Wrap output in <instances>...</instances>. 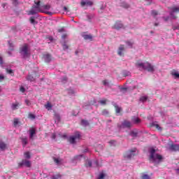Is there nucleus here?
Here are the masks:
<instances>
[{"label":"nucleus","mask_w":179,"mask_h":179,"mask_svg":"<svg viewBox=\"0 0 179 179\" xmlns=\"http://www.w3.org/2000/svg\"><path fill=\"white\" fill-rule=\"evenodd\" d=\"M136 66L140 69V71H148V72H154L155 67L149 62H142L141 60H138L136 63Z\"/></svg>","instance_id":"f257e3e1"},{"label":"nucleus","mask_w":179,"mask_h":179,"mask_svg":"<svg viewBox=\"0 0 179 179\" xmlns=\"http://www.w3.org/2000/svg\"><path fill=\"white\" fill-rule=\"evenodd\" d=\"M20 52L23 55L24 58H27L30 57V48H29V45L24 43L20 49Z\"/></svg>","instance_id":"f03ea898"},{"label":"nucleus","mask_w":179,"mask_h":179,"mask_svg":"<svg viewBox=\"0 0 179 179\" xmlns=\"http://www.w3.org/2000/svg\"><path fill=\"white\" fill-rule=\"evenodd\" d=\"M36 6L31 7V10L29 11L28 15H36L38 12H41V6H40V1L37 2L34 1Z\"/></svg>","instance_id":"7ed1b4c3"},{"label":"nucleus","mask_w":179,"mask_h":179,"mask_svg":"<svg viewBox=\"0 0 179 179\" xmlns=\"http://www.w3.org/2000/svg\"><path fill=\"white\" fill-rule=\"evenodd\" d=\"M80 139V133L79 131L76 132L74 136H71L69 138V142L73 145L74 143H76V141H79Z\"/></svg>","instance_id":"20e7f679"},{"label":"nucleus","mask_w":179,"mask_h":179,"mask_svg":"<svg viewBox=\"0 0 179 179\" xmlns=\"http://www.w3.org/2000/svg\"><path fill=\"white\" fill-rule=\"evenodd\" d=\"M169 9L171 10L170 15L171 16L172 19H177V16H176L174 13H179V7L178 6L169 7Z\"/></svg>","instance_id":"39448f33"},{"label":"nucleus","mask_w":179,"mask_h":179,"mask_svg":"<svg viewBox=\"0 0 179 179\" xmlns=\"http://www.w3.org/2000/svg\"><path fill=\"white\" fill-rule=\"evenodd\" d=\"M135 152H136V148H134V150L127 151L124 154V159H132V157H134V156H135V155H136Z\"/></svg>","instance_id":"423d86ee"},{"label":"nucleus","mask_w":179,"mask_h":179,"mask_svg":"<svg viewBox=\"0 0 179 179\" xmlns=\"http://www.w3.org/2000/svg\"><path fill=\"white\" fill-rule=\"evenodd\" d=\"M19 167L25 166V167H31V162L27 159H23L21 162L18 164Z\"/></svg>","instance_id":"0eeeda50"},{"label":"nucleus","mask_w":179,"mask_h":179,"mask_svg":"<svg viewBox=\"0 0 179 179\" xmlns=\"http://www.w3.org/2000/svg\"><path fill=\"white\" fill-rule=\"evenodd\" d=\"M113 29H115V30H120V29H124V24L121 21H116L115 24L113 27Z\"/></svg>","instance_id":"6e6552de"},{"label":"nucleus","mask_w":179,"mask_h":179,"mask_svg":"<svg viewBox=\"0 0 179 179\" xmlns=\"http://www.w3.org/2000/svg\"><path fill=\"white\" fill-rule=\"evenodd\" d=\"M169 150H171V152H179V145L171 144Z\"/></svg>","instance_id":"1a4fd4ad"},{"label":"nucleus","mask_w":179,"mask_h":179,"mask_svg":"<svg viewBox=\"0 0 179 179\" xmlns=\"http://www.w3.org/2000/svg\"><path fill=\"white\" fill-rule=\"evenodd\" d=\"M22 104L17 101H15L11 104V110L15 111L16 110H19V107H20Z\"/></svg>","instance_id":"9d476101"},{"label":"nucleus","mask_w":179,"mask_h":179,"mask_svg":"<svg viewBox=\"0 0 179 179\" xmlns=\"http://www.w3.org/2000/svg\"><path fill=\"white\" fill-rule=\"evenodd\" d=\"M40 6L41 12H43V10H50V9L51 8V6L44 5V3H41V1H40Z\"/></svg>","instance_id":"9b49d317"},{"label":"nucleus","mask_w":179,"mask_h":179,"mask_svg":"<svg viewBox=\"0 0 179 179\" xmlns=\"http://www.w3.org/2000/svg\"><path fill=\"white\" fill-rule=\"evenodd\" d=\"M82 37H83L84 40H89L90 41H93V36L92 34H86V33H83L82 34Z\"/></svg>","instance_id":"f8f14e48"},{"label":"nucleus","mask_w":179,"mask_h":179,"mask_svg":"<svg viewBox=\"0 0 179 179\" xmlns=\"http://www.w3.org/2000/svg\"><path fill=\"white\" fill-rule=\"evenodd\" d=\"M122 128H131L132 127V124H131V122L128 120H124L122 123Z\"/></svg>","instance_id":"ddd939ff"},{"label":"nucleus","mask_w":179,"mask_h":179,"mask_svg":"<svg viewBox=\"0 0 179 179\" xmlns=\"http://www.w3.org/2000/svg\"><path fill=\"white\" fill-rule=\"evenodd\" d=\"M124 51H125V47L124 46V45H120L117 50L118 55L122 57V55H124Z\"/></svg>","instance_id":"4468645a"},{"label":"nucleus","mask_w":179,"mask_h":179,"mask_svg":"<svg viewBox=\"0 0 179 179\" xmlns=\"http://www.w3.org/2000/svg\"><path fill=\"white\" fill-rule=\"evenodd\" d=\"M43 59H45V62H50L51 61V55L45 54L43 56Z\"/></svg>","instance_id":"2eb2a0df"},{"label":"nucleus","mask_w":179,"mask_h":179,"mask_svg":"<svg viewBox=\"0 0 179 179\" xmlns=\"http://www.w3.org/2000/svg\"><path fill=\"white\" fill-rule=\"evenodd\" d=\"M29 134H30L29 138H30L31 139H33L34 135H36V129L31 128V129L29 130Z\"/></svg>","instance_id":"dca6fc26"},{"label":"nucleus","mask_w":179,"mask_h":179,"mask_svg":"<svg viewBox=\"0 0 179 179\" xmlns=\"http://www.w3.org/2000/svg\"><path fill=\"white\" fill-rule=\"evenodd\" d=\"M155 153H156V150H155V148H152L150 150V159L151 160H155Z\"/></svg>","instance_id":"f3484780"},{"label":"nucleus","mask_w":179,"mask_h":179,"mask_svg":"<svg viewBox=\"0 0 179 179\" xmlns=\"http://www.w3.org/2000/svg\"><path fill=\"white\" fill-rule=\"evenodd\" d=\"M85 5H87V6H92V5H93V2L90 1L81 2V6H85Z\"/></svg>","instance_id":"a211bd4d"},{"label":"nucleus","mask_w":179,"mask_h":179,"mask_svg":"<svg viewBox=\"0 0 179 179\" xmlns=\"http://www.w3.org/2000/svg\"><path fill=\"white\" fill-rule=\"evenodd\" d=\"M114 107H115L116 114H120V113H121L122 111V108H121L120 106H118V105L115 104Z\"/></svg>","instance_id":"6ab92c4d"},{"label":"nucleus","mask_w":179,"mask_h":179,"mask_svg":"<svg viewBox=\"0 0 179 179\" xmlns=\"http://www.w3.org/2000/svg\"><path fill=\"white\" fill-rule=\"evenodd\" d=\"M6 73H8V75H10V76H15V72L13 71V70H12V69H6Z\"/></svg>","instance_id":"aec40b11"},{"label":"nucleus","mask_w":179,"mask_h":179,"mask_svg":"<svg viewBox=\"0 0 179 179\" xmlns=\"http://www.w3.org/2000/svg\"><path fill=\"white\" fill-rule=\"evenodd\" d=\"M171 75H172V76H174L175 79H179V73L177 71H173Z\"/></svg>","instance_id":"412c9836"},{"label":"nucleus","mask_w":179,"mask_h":179,"mask_svg":"<svg viewBox=\"0 0 179 179\" xmlns=\"http://www.w3.org/2000/svg\"><path fill=\"white\" fill-rule=\"evenodd\" d=\"M6 149V143L0 142V150H5Z\"/></svg>","instance_id":"4be33fe9"},{"label":"nucleus","mask_w":179,"mask_h":179,"mask_svg":"<svg viewBox=\"0 0 179 179\" xmlns=\"http://www.w3.org/2000/svg\"><path fill=\"white\" fill-rule=\"evenodd\" d=\"M162 159H163V157H162V155H159V154H156L155 155H154V159L153 162H155V160L157 159V160H162Z\"/></svg>","instance_id":"5701e85b"},{"label":"nucleus","mask_w":179,"mask_h":179,"mask_svg":"<svg viewBox=\"0 0 179 179\" xmlns=\"http://www.w3.org/2000/svg\"><path fill=\"white\" fill-rule=\"evenodd\" d=\"M131 120L134 124H141V119L138 117H132Z\"/></svg>","instance_id":"b1692460"},{"label":"nucleus","mask_w":179,"mask_h":179,"mask_svg":"<svg viewBox=\"0 0 179 179\" xmlns=\"http://www.w3.org/2000/svg\"><path fill=\"white\" fill-rule=\"evenodd\" d=\"M27 80H29L30 82H34V80H36L34 78V77H33V76L31 75H28L26 78Z\"/></svg>","instance_id":"393cba45"},{"label":"nucleus","mask_w":179,"mask_h":179,"mask_svg":"<svg viewBox=\"0 0 179 179\" xmlns=\"http://www.w3.org/2000/svg\"><path fill=\"white\" fill-rule=\"evenodd\" d=\"M23 148L27 145V138L24 137L21 138Z\"/></svg>","instance_id":"a878e982"},{"label":"nucleus","mask_w":179,"mask_h":179,"mask_svg":"<svg viewBox=\"0 0 179 179\" xmlns=\"http://www.w3.org/2000/svg\"><path fill=\"white\" fill-rule=\"evenodd\" d=\"M81 125H83V127H88L89 122L87 120H81Z\"/></svg>","instance_id":"bb28decb"},{"label":"nucleus","mask_w":179,"mask_h":179,"mask_svg":"<svg viewBox=\"0 0 179 179\" xmlns=\"http://www.w3.org/2000/svg\"><path fill=\"white\" fill-rule=\"evenodd\" d=\"M102 115H105L106 117H108V115H110V113L106 109H103L102 110Z\"/></svg>","instance_id":"cd10ccee"},{"label":"nucleus","mask_w":179,"mask_h":179,"mask_svg":"<svg viewBox=\"0 0 179 179\" xmlns=\"http://www.w3.org/2000/svg\"><path fill=\"white\" fill-rule=\"evenodd\" d=\"M29 22L31 24H37V22H36L34 17H31L29 19Z\"/></svg>","instance_id":"c85d7f7f"},{"label":"nucleus","mask_w":179,"mask_h":179,"mask_svg":"<svg viewBox=\"0 0 179 179\" xmlns=\"http://www.w3.org/2000/svg\"><path fill=\"white\" fill-rule=\"evenodd\" d=\"M86 17L87 18V20H92V19H93V17H94V14H86Z\"/></svg>","instance_id":"c756f323"},{"label":"nucleus","mask_w":179,"mask_h":179,"mask_svg":"<svg viewBox=\"0 0 179 179\" xmlns=\"http://www.w3.org/2000/svg\"><path fill=\"white\" fill-rule=\"evenodd\" d=\"M24 156L25 159H30V157H31V155H30L29 152H24Z\"/></svg>","instance_id":"7c9ffc66"},{"label":"nucleus","mask_w":179,"mask_h":179,"mask_svg":"<svg viewBox=\"0 0 179 179\" xmlns=\"http://www.w3.org/2000/svg\"><path fill=\"white\" fill-rule=\"evenodd\" d=\"M125 43L127 45H128V47H130V48H132V45H134V42L127 41Z\"/></svg>","instance_id":"2f4dec72"},{"label":"nucleus","mask_w":179,"mask_h":179,"mask_svg":"<svg viewBox=\"0 0 179 179\" xmlns=\"http://www.w3.org/2000/svg\"><path fill=\"white\" fill-rule=\"evenodd\" d=\"M62 177V176H61V174L59 173H57L56 175H54L52 177V179H58V178H61Z\"/></svg>","instance_id":"473e14b6"},{"label":"nucleus","mask_w":179,"mask_h":179,"mask_svg":"<svg viewBox=\"0 0 179 179\" xmlns=\"http://www.w3.org/2000/svg\"><path fill=\"white\" fill-rule=\"evenodd\" d=\"M28 118H29V120H36V115L32 113H29Z\"/></svg>","instance_id":"72a5a7b5"},{"label":"nucleus","mask_w":179,"mask_h":179,"mask_svg":"<svg viewBox=\"0 0 179 179\" xmlns=\"http://www.w3.org/2000/svg\"><path fill=\"white\" fill-rule=\"evenodd\" d=\"M45 108H48V110H51L52 108V106L50 102H48L46 105H45Z\"/></svg>","instance_id":"f704fd0d"},{"label":"nucleus","mask_w":179,"mask_h":179,"mask_svg":"<svg viewBox=\"0 0 179 179\" xmlns=\"http://www.w3.org/2000/svg\"><path fill=\"white\" fill-rule=\"evenodd\" d=\"M17 124H19V119L15 118L13 120L14 127H17Z\"/></svg>","instance_id":"c9c22d12"},{"label":"nucleus","mask_w":179,"mask_h":179,"mask_svg":"<svg viewBox=\"0 0 179 179\" xmlns=\"http://www.w3.org/2000/svg\"><path fill=\"white\" fill-rule=\"evenodd\" d=\"M148 100V96H141L140 98V101H142L143 103L146 101Z\"/></svg>","instance_id":"e433bc0d"},{"label":"nucleus","mask_w":179,"mask_h":179,"mask_svg":"<svg viewBox=\"0 0 179 179\" xmlns=\"http://www.w3.org/2000/svg\"><path fill=\"white\" fill-rule=\"evenodd\" d=\"M151 14H152V16H157L158 15H159V13H157V11H156V10H152L151 11Z\"/></svg>","instance_id":"4c0bfd02"},{"label":"nucleus","mask_w":179,"mask_h":179,"mask_svg":"<svg viewBox=\"0 0 179 179\" xmlns=\"http://www.w3.org/2000/svg\"><path fill=\"white\" fill-rule=\"evenodd\" d=\"M86 167H92V161H87L85 164Z\"/></svg>","instance_id":"58836bf2"},{"label":"nucleus","mask_w":179,"mask_h":179,"mask_svg":"<svg viewBox=\"0 0 179 179\" xmlns=\"http://www.w3.org/2000/svg\"><path fill=\"white\" fill-rule=\"evenodd\" d=\"M62 47H63V50H68V48H69V46H68V45H66V43L62 44Z\"/></svg>","instance_id":"ea45409f"},{"label":"nucleus","mask_w":179,"mask_h":179,"mask_svg":"<svg viewBox=\"0 0 179 179\" xmlns=\"http://www.w3.org/2000/svg\"><path fill=\"white\" fill-rule=\"evenodd\" d=\"M99 103L101 104H102L103 106H106V103H107V101L106 100H101L99 101Z\"/></svg>","instance_id":"a19ab883"},{"label":"nucleus","mask_w":179,"mask_h":179,"mask_svg":"<svg viewBox=\"0 0 179 179\" xmlns=\"http://www.w3.org/2000/svg\"><path fill=\"white\" fill-rule=\"evenodd\" d=\"M142 178L143 179H150V177L148 175L145 174L142 176Z\"/></svg>","instance_id":"79ce46f5"},{"label":"nucleus","mask_w":179,"mask_h":179,"mask_svg":"<svg viewBox=\"0 0 179 179\" xmlns=\"http://www.w3.org/2000/svg\"><path fill=\"white\" fill-rule=\"evenodd\" d=\"M130 135H131V136H137L138 134L135 131H131Z\"/></svg>","instance_id":"37998d69"},{"label":"nucleus","mask_w":179,"mask_h":179,"mask_svg":"<svg viewBox=\"0 0 179 179\" xmlns=\"http://www.w3.org/2000/svg\"><path fill=\"white\" fill-rule=\"evenodd\" d=\"M154 127H155V128L158 129V131H162V127H160L159 124H155Z\"/></svg>","instance_id":"c03bdc74"},{"label":"nucleus","mask_w":179,"mask_h":179,"mask_svg":"<svg viewBox=\"0 0 179 179\" xmlns=\"http://www.w3.org/2000/svg\"><path fill=\"white\" fill-rule=\"evenodd\" d=\"M25 103L27 105V106H31V102H30V101L29 99H26L25 100Z\"/></svg>","instance_id":"a18cd8bd"},{"label":"nucleus","mask_w":179,"mask_h":179,"mask_svg":"<svg viewBox=\"0 0 179 179\" xmlns=\"http://www.w3.org/2000/svg\"><path fill=\"white\" fill-rule=\"evenodd\" d=\"M173 30L176 31V30H178L179 29V26L176 25V26H173L172 27Z\"/></svg>","instance_id":"49530a36"},{"label":"nucleus","mask_w":179,"mask_h":179,"mask_svg":"<svg viewBox=\"0 0 179 179\" xmlns=\"http://www.w3.org/2000/svg\"><path fill=\"white\" fill-rule=\"evenodd\" d=\"M102 83H103V85L104 86H106V85H108V83L107 82L106 80H103V81H102Z\"/></svg>","instance_id":"de8ad7c7"},{"label":"nucleus","mask_w":179,"mask_h":179,"mask_svg":"<svg viewBox=\"0 0 179 179\" xmlns=\"http://www.w3.org/2000/svg\"><path fill=\"white\" fill-rule=\"evenodd\" d=\"M5 79V76L3 75H0V82H2Z\"/></svg>","instance_id":"09e8293b"},{"label":"nucleus","mask_w":179,"mask_h":179,"mask_svg":"<svg viewBox=\"0 0 179 179\" xmlns=\"http://www.w3.org/2000/svg\"><path fill=\"white\" fill-rule=\"evenodd\" d=\"M0 65H3V59L2 57H0Z\"/></svg>","instance_id":"8fccbe9b"},{"label":"nucleus","mask_w":179,"mask_h":179,"mask_svg":"<svg viewBox=\"0 0 179 179\" xmlns=\"http://www.w3.org/2000/svg\"><path fill=\"white\" fill-rule=\"evenodd\" d=\"M54 162H55V163H56L57 164H59V160L58 159H57V158H55Z\"/></svg>","instance_id":"3c124183"},{"label":"nucleus","mask_w":179,"mask_h":179,"mask_svg":"<svg viewBox=\"0 0 179 179\" xmlns=\"http://www.w3.org/2000/svg\"><path fill=\"white\" fill-rule=\"evenodd\" d=\"M20 90L22 92V93H24L25 89L23 87H21Z\"/></svg>","instance_id":"603ef678"},{"label":"nucleus","mask_w":179,"mask_h":179,"mask_svg":"<svg viewBox=\"0 0 179 179\" xmlns=\"http://www.w3.org/2000/svg\"><path fill=\"white\" fill-rule=\"evenodd\" d=\"M109 143H110V145H114V143H115V141L111 140V141H109Z\"/></svg>","instance_id":"864d4df0"},{"label":"nucleus","mask_w":179,"mask_h":179,"mask_svg":"<svg viewBox=\"0 0 179 179\" xmlns=\"http://www.w3.org/2000/svg\"><path fill=\"white\" fill-rule=\"evenodd\" d=\"M123 75L124 76H129V72H127V73L124 72Z\"/></svg>","instance_id":"5fc2aeb1"},{"label":"nucleus","mask_w":179,"mask_h":179,"mask_svg":"<svg viewBox=\"0 0 179 179\" xmlns=\"http://www.w3.org/2000/svg\"><path fill=\"white\" fill-rule=\"evenodd\" d=\"M13 5H17V0H13Z\"/></svg>","instance_id":"6e6d98bb"},{"label":"nucleus","mask_w":179,"mask_h":179,"mask_svg":"<svg viewBox=\"0 0 179 179\" xmlns=\"http://www.w3.org/2000/svg\"><path fill=\"white\" fill-rule=\"evenodd\" d=\"M62 31H64V28H61L58 29L59 33H62Z\"/></svg>","instance_id":"4d7b16f0"},{"label":"nucleus","mask_w":179,"mask_h":179,"mask_svg":"<svg viewBox=\"0 0 179 179\" xmlns=\"http://www.w3.org/2000/svg\"><path fill=\"white\" fill-rule=\"evenodd\" d=\"M169 19H170L169 17H164V20H165V22H167L169 20Z\"/></svg>","instance_id":"13d9d810"},{"label":"nucleus","mask_w":179,"mask_h":179,"mask_svg":"<svg viewBox=\"0 0 179 179\" xmlns=\"http://www.w3.org/2000/svg\"><path fill=\"white\" fill-rule=\"evenodd\" d=\"M98 148H99V149H101V150H103V145H98Z\"/></svg>","instance_id":"bf43d9fd"},{"label":"nucleus","mask_w":179,"mask_h":179,"mask_svg":"<svg viewBox=\"0 0 179 179\" xmlns=\"http://www.w3.org/2000/svg\"><path fill=\"white\" fill-rule=\"evenodd\" d=\"M62 38H64V39L66 38V34H63L62 36Z\"/></svg>","instance_id":"052dcab7"},{"label":"nucleus","mask_w":179,"mask_h":179,"mask_svg":"<svg viewBox=\"0 0 179 179\" xmlns=\"http://www.w3.org/2000/svg\"><path fill=\"white\" fill-rule=\"evenodd\" d=\"M94 164H95V166H99V162L98 161H95L94 162Z\"/></svg>","instance_id":"680f3d73"},{"label":"nucleus","mask_w":179,"mask_h":179,"mask_svg":"<svg viewBox=\"0 0 179 179\" xmlns=\"http://www.w3.org/2000/svg\"><path fill=\"white\" fill-rule=\"evenodd\" d=\"M52 139H55V138H56L55 134H53L52 135Z\"/></svg>","instance_id":"e2e57ef3"},{"label":"nucleus","mask_w":179,"mask_h":179,"mask_svg":"<svg viewBox=\"0 0 179 179\" xmlns=\"http://www.w3.org/2000/svg\"><path fill=\"white\" fill-rule=\"evenodd\" d=\"M64 10H65V11L68 10V8H66V6L64 7Z\"/></svg>","instance_id":"0e129e2a"},{"label":"nucleus","mask_w":179,"mask_h":179,"mask_svg":"<svg viewBox=\"0 0 179 179\" xmlns=\"http://www.w3.org/2000/svg\"><path fill=\"white\" fill-rule=\"evenodd\" d=\"M155 26H159V24L158 23H155Z\"/></svg>","instance_id":"69168bd1"},{"label":"nucleus","mask_w":179,"mask_h":179,"mask_svg":"<svg viewBox=\"0 0 179 179\" xmlns=\"http://www.w3.org/2000/svg\"><path fill=\"white\" fill-rule=\"evenodd\" d=\"M87 150H88L87 149H85V150H84V152H87Z\"/></svg>","instance_id":"338daca9"},{"label":"nucleus","mask_w":179,"mask_h":179,"mask_svg":"<svg viewBox=\"0 0 179 179\" xmlns=\"http://www.w3.org/2000/svg\"><path fill=\"white\" fill-rule=\"evenodd\" d=\"M123 90H127V88L124 87L122 88Z\"/></svg>","instance_id":"774afa93"}]
</instances>
